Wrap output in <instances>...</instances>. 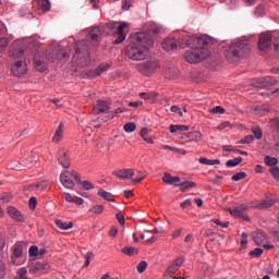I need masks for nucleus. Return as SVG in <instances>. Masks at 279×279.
I'll list each match as a JSON object with an SVG mask.
<instances>
[{
	"label": "nucleus",
	"instance_id": "obj_32",
	"mask_svg": "<svg viewBox=\"0 0 279 279\" xmlns=\"http://www.w3.org/2000/svg\"><path fill=\"white\" fill-rule=\"evenodd\" d=\"M241 162H243V157H235L233 159H229L226 162V167H228V169H230L232 167H239V165H241Z\"/></svg>",
	"mask_w": 279,
	"mask_h": 279
},
{
	"label": "nucleus",
	"instance_id": "obj_20",
	"mask_svg": "<svg viewBox=\"0 0 279 279\" xmlns=\"http://www.w3.org/2000/svg\"><path fill=\"white\" fill-rule=\"evenodd\" d=\"M36 165V160L34 156H29L25 159L20 160V166H15V169H29L31 167Z\"/></svg>",
	"mask_w": 279,
	"mask_h": 279
},
{
	"label": "nucleus",
	"instance_id": "obj_15",
	"mask_svg": "<svg viewBox=\"0 0 279 279\" xmlns=\"http://www.w3.org/2000/svg\"><path fill=\"white\" fill-rule=\"evenodd\" d=\"M7 213L11 219H14V221H19L20 223L25 221V216H23V214H21L14 206H9Z\"/></svg>",
	"mask_w": 279,
	"mask_h": 279
},
{
	"label": "nucleus",
	"instance_id": "obj_17",
	"mask_svg": "<svg viewBox=\"0 0 279 279\" xmlns=\"http://www.w3.org/2000/svg\"><path fill=\"white\" fill-rule=\"evenodd\" d=\"M112 174L119 178V180H130V178L134 177V169L116 170Z\"/></svg>",
	"mask_w": 279,
	"mask_h": 279
},
{
	"label": "nucleus",
	"instance_id": "obj_11",
	"mask_svg": "<svg viewBox=\"0 0 279 279\" xmlns=\"http://www.w3.org/2000/svg\"><path fill=\"white\" fill-rule=\"evenodd\" d=\"M228 213H230L232 217H238L244 221H250V217L245 215V205H241L240 207H235L233 209L229 208Z\"/></svg>",
	"mask_w": 279,
	"mask_h": 279
},
{
	"label": "nucleus",
	"instance_id": "obj_6",
	"mask_svg": "<svg viewBox=\"0 0 279 279\" xmlns=\"http://www.w3.org/2000/svg\"><path fill=\"white\" fill-rule=\"evenodd\" d=\"M158 69V62L146 61L137 64V71L143 75H151Z\"/></svg>",
	"mask_w": 279,
	"mask_h": 279
},
{
	"label": "nucleus",
	"instance_id": "obj_51",
	"mask_svg": "<svg viewBox=\"0 0 279 279\" xmlns=\"http://www.w3.org/2000/svg\"><path fill=\"white\" fill-rule=\"evenodd\" d=\"M10 45V39L2 37L0 38V52L5 49Z\"/></svg>",
	"mask_w": 279,
	"mask_h": 279
},
{
	"label": "nucleus",
	"instance_id": "obj_58",
	"mask_svg": "<svg viewBox=\"0 0 279 279\" xmlns=\"http://www.w3.org/2000/svg\"><path fill=\"white\" fill-rule=\"evenodd\" d=\"M29 256H38V246L33 245L28 250Z\"/></svg>",
	"mask_w": 279,
	"mask_h": 279
},
{
	"label": "nucleus",
	"instance_id": "obj_55",
	"mask_svg": "<svg viewBox=\"0 0 279 279\" xmlns=\"http://www.w3.org/2000/svg\"><path fill=\"white\" fill-rule=\"evenodd\" d=\"M165 184H173V177L169 173H165L162 177Z\"/></svg>",
	"mask_w": 279,
	"mask_h": 279
},
{
	"label": "nucleus",
	"instance_id": "obj_35",
	"mask_svg": "<svg viewBox=\"0 0 279 279\" xmlns=\"http://www.w3.org/2000/svg\"><path fill=\"white\" fill-rule=\"evenodd\" d=\"M98 195H99V197H102V199H106L107 202H114V196L110 192L99 190Z\"/></svg>",
	"mask_w": 279,
	"mask_h": 279
},
{
	"label": "nucleus",
	"instance_id": "obj_27",
	"mask_svg": "<svg viewBox=\"0 0 279 279\" xmlns=\"http://www.w3.org/2000/svg\"><path fill=\"white\" fill-rule=\"evenodd\" d=\"M48 186H49L48 181H40V182H37L36 184L26 186L25 191H34V190L45 191Z\"/></svg>",
	"mask_w": 279,
	"mask_h": 279
},
{
	"label": "nucleus",
	"instance_id": "obj_39",
	"mask_svg": "<svg viewBox=\"0 0 279 279\" xmlns=\"http://www.w3.org/2000/svg\"><path fill=\"white\" fill-rule=\"evenodd\" d=\"M40 269H43L41 263H35L28 266L29 274H37Z\"/></svg>",
	"mask_w": 279,
	"mask_h": 279
},
{
	"label": "nucleus",
	"instance_id": "obj_18",
	"mask_svg": "<svg viewBox=\"0 0 279 279\" xmlns=\"http://www.w3.org/2000/svg\"><path fill=\"white\" fill-rule=\"evenodd\" d=\"M110 110V105L106 100H98L96 106L94 107V114H101L104 112H108Z\"/></svg>",
	"mask_w": 279,
	"mask_h": 279
},
{
	"label": "nucleus",
	"instance_id": "obj_16",
	"mask_svg": "<svg viewBox=\"0 0 279 279\" xmlns=\"http://www.w3.org/2000/svg\"><path fill=\"white\" fill-rule=\"evenodd\" d=\"M71 172L64 171L60 174V182L65 189H73L75 183L71 180Z\"/></svg>",
	"mask_w": 279,
	"mask_h": 279
},
{
	"label": "nucleus",
	"instance_id": "obj_37",
	"mask_svg": "<svg viewBox=\"0 0 279 279\" xmlns=\"http://www.w3.org/2000/svg\"><path fill=\"white\" fill-rule=\"evenodd\" d=\"M175 186H181L182 193H186V191H189V189L195 187L196 184H195V182L187 181L182 184H175Z\"/></svg>",
	"mask_w": 279,
	"mask_h": 279
},
{
	"label": "nucleus",
	"instance_id": "obj_12",
	"mask_svg": "<svg viewBox=\"0 0 279 279\" xmlns=\"http://www.w3.org/2000/svg\"><path fill=\"white\" fill-rule=\"evenodd\" d=\"M58 162L61 165V167H63V169H69V167H71V159H69V155H66V149H59Z\"/></svg>",
	"mask_w": 279,
	"mask_h": 279
},
{
	"label": "nucleus",
	"instance_id": "obj_7",
	"mask_svg": "<svg viewBox=\"0 0 279 279\" xmlns=\"http://www.w3.org/2000/svg\"><path fill=\"white\" fill-rule=\"evenodd\" d=\"M178 47L182 49L184 48V44L180 40H175L174 38H166L162 43V49H165V51H174Z\"/></svg>",
	"mask_w": 279,
	"mask_h": 279
},
{
	"label": "nucleus",
	"instance_id": "obj_56",
	"mask_svg": "<svg viewBox=\"0 0 279 279\" xmlns=\"http://www.w3.org/2000/svg\"><path fill=\"white\" fill-rule=\"evenodd\" d=\"M253 134L257 141H260L263 138V130L260 128L253 129Z\"/></svg>",
	"mask_w": 279,
	"mask_h": 279
},
{
	"label": "nucleus",
	"instance_id": "obj_33",
	"mask_svg": "<svg viewBox=\"0 0 279 279\" xmlns=\"http://www.w3.org/2000/svg\"><path fill=\"white\" fill-rule=\"evenodd\" d=\"M54 223L57 228H60V230H71V228H73V222H63L62 220H56Z\"/></svg>",
	"mask_w": 279,
	"mask_h": 279
},
{
	"label": "nucleus",
	"instance_id": "obj_49",
	"mask_svg": "<svg viewBox=\"0 0 279 279\" xmlns=\"http://www.w3.org/2000/svg\"><path fill=\"white\" fill-rule=\"evenodd\" d=\"M248 254L253 258H258L259 256H263V248H255V250L251 251Z\"/></svg>",
	"mask_w": 279,
	"mask_h": 279
},
{
	"label": "nucleus",
	"instance_id": "obj_28",
	"mask_svg": "<svg viewBox=\"0 0 279 279\" xmlns=\"http://www.w3.org/2000/svg\"><path fill=\"white\" fill-rule=\"evenodd\" d=\"M64 134V124L60 122L59 126L56 130V133L52 137V143H59L62 141V135Z\"/></svg>",
	"mask_w": 279,
	"mask_h": 279
},
{
	"label": "nucleus",
	"instance_id": "obj_64",
	"mask_svg": "<svg viewBox=\"0 0 279 279\" xmlns=\"http://www.w3.org/2000/svg\"><path fill=\"white\" fill-rule=\"evenodd\" d=\"M271 128H279V118H274L270 120Z\"/></svg>",
	"mask_w": 279,
	"mask_h": 279
},
{
	"label": "nucleus",
	"instance_id": "obj_30",
	"mask_svg": "<svg viewBox=\"0 0 279 279\" xmlns=\"http://www.w3.org/2000/svg\"><path fill=\"white\" fill-rule=\"evenodd\" d=\"M201 165H207V167H213L215 165H221V160L219 159H208L206 157H202L198 159Z\"/></svg>",
	"mask_w": 279,
	"mask_h": 279
},
{
	"label": "nucleus",
	"instance_id": "obj_60",
	"mask_svg": "<svg viewBox=\"0 0 279 279\" xmlns=\"http://www.w3.org/2000/svg\"><path fill=\"white\" fill-rule=\"evenodd\" d=\"M274 47L277 56H279V35L274 37Z\"/></svg>",
	"mask_w": 279,
	"mask_h": 279
},
{
	"label": "nucleus",
	"instance_id": "obj_41",
	"mask_svg": "<svg viewBox=\"0 0 279 279\" xmlns=\"http://www.w3.org/2000/svg\"><path fill=\"white\" fill-rule=\"evenodd\" d=\"M265 163L268 167H276V165H278V158L266 156L265 157Z\"/></svg>",
	"mask_w": 279,
	"mask_h": 279
},
{
	"label": "nucleus",
	"instance_id": "obj_54",
	"mask_svg": "<svg viewBox=\"0 0 279 279\" xmlns=\"http://www.w3.org/2000/svg\"><path fill=\"white\" fill-rule=\"evenodd\" d=\"M145 269H147V262H145V260L140 262L138 265H137L138 274L145 272Z\"/></svg>",
	"mask_w": 279,
	"mask_h": 279
},
{
	"label": "nucleus",
	"instance_id": "obj_2",
	"mask_svg": "<svg viewBox=\"0 0 279 279\" xmlns=\"http://www.w3.org/2000/svg\"><path fill=\"white\" fill-rule=\"evenodd\" d=\"M208 40L206 37H196L193 39V45L185 52L184 59L190 64H197L203 60H206L210 56V51L206 48Z\"/></svg>",
	"mask_w": 279,
	"mask_h": 279
},
{
	"label": "nucleus",
	"instance_id": "obj_53",
	"mask_svg": "<svg viewBox=\"0 0 279 279\" xmlns=\"http://www.w3.org/2000/svg\"><path fill=\"white\" fill-rule=\"evenodd\" d=\"M17 274H19V277H16V279H28L27 278V268H20Z\"/></svg>",
	"mask_w": 279,
	"mask_h": 279
},
{
	"label": "nucleus",
	"instance_id": "obj_38",
	"mask_svg": "<svg viewBox=\"0 0 279 279\" xmlns=\"http://www.w3.org/2000/svg\"><path fill=\"white\" fill-rule=\"evenodd\" d=\"M141 99H146L147 101H154L158 97V94L156 93H141L140 94Z\"/></svg>",
	"mask_w": 279,
	"mask_h": 279
},
{
	"label": "nucleus",
	"instance_id": "obj_29",
	"mask_svg": "<svg viewBox=\"0 0 279 279\" xmlns=\"http://www.w3.org/2000/svg\"><path fill=\"white\" fill-rule=\"evenodd\" d=\"M34 64L37 71H45V69H47V63L43 61L38 54L34 58Z\"/></svg>",
	"mask_w": 279,
	"mask_h": 279
},
{
	"label": "nucleus",
	"instance_id": "obj_8",
	"mask_svg": "<svg viewBox=\"0 0 279 279\" xmlns=\"http://www.w3.org/2000/svg\"><path fill=\"white\" fill-rule=\"evenodd\" d=\"M269 47H271V33H264L259 36L258 49L266 51Z\"/></svg>",
	"mask_w": 279,
	"mask_h": 279
},
{
	"label": "nucleus",
	"instance_id": "obj_14",
	"mask_svg": "<svg viewBox=\"0 0 279 279\" xmlns=\"http://www.w3.org/2000/svg\"><path fill=\"white\" fill-rule=\"evenodd\" d=\"M278 84V80L272 76H266L264 78L257 80V88H267L268 86H276Z\"/></svg>",
	"mask_w": 279,
	"mask_h": 279
},
{
	"label": "nucleus",
	"instance_id": "obj_3",
	"mask_svg": "<svg viewBox=\"0 0 279 279\" xmlns=\"http://www.w3.org/2000/svg\"><path fill=\"white\" fill-rule=\"evenodd\" d=\"M25 53V49L23 48V41L17 40L12 44L9 56L13 58V60H17L12 66L11 71L15 77H22L27 73V64H25V59L23 58Z\"/></svg>",
	"mask_w": 279,
	"mask_h": 279
},
{
	"label": "nucleus",
	"instance_id": "obj_26",
	"mask_svg": "<svg viewBox=\"0 0 279 279\" xmlns=\"http://www.w3.org/2000/svg\"><path fill=\"white\" fill-rule=\"evenodd\" d=\"M63 197L65 202H69L70 204H76L77 206H82V204H84V198L73 196L71 193H63Z\"/></svg>",
	"mask_w": 279,
	"mask_h": 279
},
{
	"label": "nucleus",
	"instance_id": "obj_9",
	"mask_svg": "<svg viewBox=\"0 0 279 279\" xmlns=\"http://www.w3.org/2000/svg\"><path fill=\"white\" fill-rule=\"evenodd\" d=\"M128 26V23L122 22L117 26V23L112 24V27L117 28V38L113 41L114 45H121V43H123L125 40V33L123 32V29H125V27Z\"/></svg>",
	"mask_w": 279,
	"mask_h": 279
},
{
	"label": "nucleus",
	"instance_id": "obj_1",
	"mask_svg": "<svg viewBox=\"0 0 279 279\" xmlns=\"http://www.w3.org/2000/svg\"><path fill=\"white\" fill-rule=\"evenodd\" d=\"M153 45L154 37L149 33H135L131 38V44L126 46V57L135 62L145 60Z\"/></svg>",
	"mask_w": 279,
	"mask_h": 279
},
{
	"label": "nucleus",
	"instance_id": "obj_31",
	"mask_svg": "<svg viewBox=\"0 0 279 279\" xmlns=\"http://www.w3.org/2000/svg\"><path fill=\"white\" fill-rule=\"evenodd\" d=\"M170 132L171 134H174V132H189V125L171 124Z\"/></svg>",
	"mask_w": 279,
	"mask_h": 279
},
{
	"label": "nucleus",
	"instance_id": "obj_23",
	"mask_svg": "<svg viewBox=\"0 0 279 279\" xmlns=\"http://www.w3.org/2000/svg\"><path fill=\"white\" fill-rule=\"evenodd\" d=\"M24 250H27V244L25 242L15 243L13 246V256L15 258H21Z\"/></svg>",
	"mask_w": 279,
	"mask_h": 279
},
{
	"label": "nucleus",
	"instance_id": "obj_10",
	"mask_svg": "<svg viewBox=\"0 0 279 279\" xmlns=\"http://www.w3.org/2000/svg\"><path fill=\"white\" fill-rule=\"evenodd\" d=\"M46 60H49L50 62H56V60H69V53L61 50L59 52H46Z\"/></svg>",
	"mask_w": 279,
	"mask_h": 279
},
{
	"label": "nucleus",
	"instance_id": "obj_13",
	"mask_svg": "<svg viewBox=\"0 0 279 279\" xmlns=\"http://www.w3.org/2000/svg\"><path fill=\"white\" fill-rule=\"evenodd\" d=\"M182 138L187 141L189 143H199L204 141V135L199 131H193L182 135Z\"/></svg>",
	"mask_w": 279,
	"mask_h": 279
},
{
	"label": "nucleus",
	"instance_id": "obj_5",
	"mask_svg": "<svg viewBox=\"0 0 279 279\" xmlns=\"http://www.w3.org/2000/svg\"><path fill=\"white\" fill-rule=\"evenodd\" d=\"M90 60V52L88 51V46L86 41H77L74 48V54L72 57V62L74 66H87Z\"/></svg>",
	"mask_w": 279,
	"mask_h": 279
},
{
	"label": "nucleus",
	"instance_id": "obj_50",
	"mask_svg": "<svg viewBox=\"0 0 279 279\" xmlns=\"http://www.w3.org/2000/svg\"><path fill=\"white\" fill-rule=\"evenodd\" d=\"M172 265L177 268L180 269V267H182V265H184V256H180L177 259H174V263H172Z\"/></svg>",
	"mask_w": 279,
	"mask_h": 279
},
{
	"label": "nucleus",
	"instance_id": "obj_46",
	"mask_svg": "<svg viewBox=\"0 0 279 279\" xmlns=\"http://www.w3.org/2000/svg\"><path fill=\"white\" fill-rule=\"evenodd\" d=\"M80 184H81V186H83V189L85 191H90V190L95 189V185H93V183L89 181H80Z\"/></svg>",
	"mask_w": 279,
	"mask_h": 279
},
{
	"label": "nucleus",
	"instance_id": "obj_57",
	"mask_svg": "<svg viewBox=\"0 0 279 279\" xmlns=\"http://www.w3.org/2000/svg\"><path fill=\"white\" fill-rule=\"evenodd\" d=\"M214 223H216V226H220V228H228V226H230L229 221L222 222L219 219H214L211 220Z\"/></svg>",
	"mask_w": 279,
	"mask_h": 279
},
{
	"label": "nucleus",
	"instance_id": "obj_43",
	"mask_svg": "<svg viewBox=\"0 0 279 279\" xmlns=\"http://www.w3.org/2000/svg\"><path fill=\"white\" fill-rule=\"evenodd\" d=\"M178 269L173 264L169 265L165 271V276H173V274H175V271H178Z\"/></svg>",
	"mask_w": 279,
	"mask_h": 279
},
{
	"label": "nucleus",
	"instance_id": "obj_22",
	"mask_svg": "<svg viewBox=\"0 0 279 279\" xmlns=\"http://www.w3.org/2000/svg\"><path fill=\"white\" fill-rule=\"evenodd\" d=\"M278 202V198L267 196L264 201H262L259 204L256 205V208L265 209V208H271L276 203Z\"/></svg>",
	"mask_w": 279,
	"mask_h": 279
},
{
	"label": "nucleus",
	"instance_id": "obj_19",
	"mask_svg": "<svg viewBox=\"0 0 279 279\" xmlns=\"http://www.w3.org/2000/svg\"><path fill=\"white\" fill-rule=\"evenodd\" d=\"M33 8H37V10H41L43 12H49L51 10V2L49 0H34Z\"/></svg>",
	"mask_w": 279,
	"mask_h": 279
},
{
	"label": "nucleus",
	"instance_id": "obj_63",
	"mask_svg": "<svg viewBox=\"0 0 279 279\" xmlns=\"http://www.w3.org/2000/svg\"><path fill=\"white\" fill-rule=\"evenodd\" d=\"M242 145L254 143V135H247L241 141Z\"/></svg>",
	"mask_w": 279,
	"mask_h": 279
},
{
	"label": "nucleus",
	"instance_id": "obj_44",
	"mask_svg": "<svg viewBox=\"0 0 279 279\" xmlns=\"http://www.w3.org/2000/svg\"><path fill=\"white\" fill-rule=\"evenodd\" d=\"M123 254H125L126 256H134V254H138V251L134 247H124L122 250Z\"/></svg>",
	"mask_w": 279,
	"mask_h": 279
},
{
	"label": "nucleus",
	"instance_id": "obj_52",
	"mask_svg": "<svg viewBox=\"0 0 279 279\" xmlns=\"http://www.w3.org/2000/svg\"><path fill=\"white\" fill-rule=\"evenodd\" d=\"M211 114H223L226 112V109H223V107L221 106H217V107H214L211 110H210Z\"/></svg>",
	"mask_w": 279,
	"mask_h": 279
},
{
	"label": "nucleus",
	"instance_id": "obj_47",
	"mask_svg": "<svg viewBox=\"0 0 279 279\" xmlns=\"http://www.w3.org/2000/svg\"><path fill=\"white\" fill-rule=\"evenodd\" d=\"M244 178H247L245 172H238L231 178V180H233V182H239L240 180H244Z\"/></svg>",
	"mask_w": 279,
	"mask_h": 279
},
{
	"label": "nucleus",
	"instance_id": "obj_42",
	"mask_svg": "<svg viewBox=\"0 0 279 279\" xmlns=\"http://www.w3.org/2000/svg\"><path fill=\"white\" fill-rule=\"evenodd\" d=\"M123 130H124V132H129V133L135 132L136 124L134 122H129V123L124 124Z\"/></svg>",
	"mask_w": 279,
	"mask_h": 279
},
{
	"label": "nucleus",
	"instance_id": "obj_48",
	"mask_svg": "<svg viewBox=\"0 0 279 279\" xmlns=\"http://www.w3.org/2000/svg\"><path fill=\"white\" fill-rule=\"evenodd\" d=\"M0 199L1 202H3L4 204H8L9 202H12V194L10 193H2L0 195Z\"/></svg>",
	"mask_w": 279,
	"mask_h": 279
},
{
	"label": "nucleus",
	"instance_id": "obj_61",
	"mask_svg": "<svg viewBox=\"0 0 279 279\" xmlns=\"http://www.w3.org/2000/svg\"><path fill=\"white\" fill-rule=\"evenodd\" d=\"M270 173L275 178V180H279V168L278 167H272L270 169Z\"/></svg>",
	"mask_w": 279,
	"mask_h": 279
},
{
	"label": "nucleus",
	"instance_id": "obj_34",
	"mask_svg": "<svg viewBox=\"0 0 279 279\" xmlns=\"http://www.w3.org/2000/svg\"><path fill=\"white\" fill-rule=\"evenodd\" d=\"M105 113H106L105 116H100L97 118V121L99 123H107V121H110L114 118V112L107 111Z\"/></svg>",
	"mask_w": 279,
	"mask_h": 279
},
{
	"label": "nucleus",
	"instance_id": "obj_59",
	"mask_svg": "<svg viewBox=\"0 0 279 279\" xmlns=\"http://www.w3.org/2000/svg\"><path fill=\"white\" fill-rule=\"evenodd\" d=\"M255 14L257 16H263V14H265V7H263V4L257 5Z\"/></svg>",
	"mask_w": 279,
	"mask_h": 279
},
{
	"label": "nucleus",
	"instance_id": "obj_45",
	"mask_svg": "<svg viewBox=\"0 0 279 279\" xmlns=\"http://www.w3.org/2000/svg\"><path fill=\"white\" fill-rule=\"evenodd\" d=\"M89 213H93L94 215H101V213H104V206L96 205L89 209Z\"/></svg>",
	"mask_w": 279,
	"mask_h": 279
},
{
	"label": "nucleus",
	"instance_id": "obj_36",
	"mask_svg": "<svg viewBox=\"0 0 279 279\" xmlns=\"http://www.w3.org/2000/svg\"><path fill=\"white\" fill-rule=\"evenodd\" d=\"M161 149H169L170 151H174L175 154H181L182 156H186V150L182 148H177L169 145H161Z\"/></svg>",
	"mask_w": 279,
	"mask_h": 279
},
{
	"label": "nucleus",
	"instance_id": "obj_25",
	"mask_svg": "<svg viewBox=\"0 0 279 279\" xmlns=\"http://www.w3.org/2000/svg\"><path fill=\"white\" fill-rule=\"evenodd\" d=\"M253 241H255L256 245H264L267 243V234L263 231L253 232Z\"/></svg>",
	"mask_w": 279,
	"mask_h": 279
},
{
	"label": "nucleus",
	"instance_id": "obj_62",
	"mask_svg": "<svg viewBox=\"0 0 279 279\" xmlns=\"http://www.w3.org/2000/svg\"><path fill=\"white\" fill-rule=\"evenodd\" d=\"M132 8V0H122V10H130Z\"/></svg>",
	"mask_w": 279,
	"mask_h": 279
},
{
	"label": "nucleus",
	"instance_id": "obj_4",
	"mask_svg": "<svg viewBox=\"0 0 279 279\" xmlns=\"http://www.w3.org/2000/svg\"><path fill=\"white\" fill-rule=\"evenodd\" d=\"M247 53H250V43L245 39H236L227 49L226 59L231 64H234V62H238V60H241Z\"/></svg>",
	"mask_w": 279,
	"mask_h": 279
},
{
	"label": "nucleus",
	"instance_id": "obj_24",
	"mask_svg": "<svg viewBox=\"0 0 279 279\" xmlns=\"http://www.w3.org/2000/svg\"><path fill=\"white\" fill-rule=\"evenodd\" d=\"M272 110L274 108H271V106L269 105H260L254 108V112L258 117H265V114H269V112H271Z\"/></svg>",
	"mask_w": 279,
	"mask_h": 279
},
{
	"label": "nucleus",
	"instance_id": "obj_40",
	"mask_svg": "<svg viewBox=\"0 0 279 279\" xmlns=\"http://www.w3.org/2000/svg\"><path fill=\"white\" fill-rule=\"evenodd\" d=\"M149 34H162V26L158 24H151L148 29Z\"/></svg>",
	"mask_w": 279,
	"mask_h": 279
},
{
	"label": "nucleus",
	"instance_id": "obj_21",
	"mask_svg": "<svg viewBox=\"0 0 279 279\" xmlns=\"http://www.w3.org/2000/svg\"><path fill=\"white\" fill-rule=\"evenodd\" d=\"M110 66H111L110 63H101L94 71H90L89 75L92 77H99V75H101L102 73H106V71H108Z\"/></svg>",
	"mask_w": 279,
	"mask_h": 279
}]
</instances>
